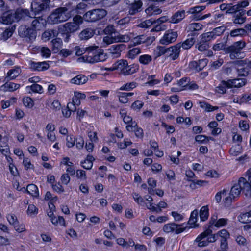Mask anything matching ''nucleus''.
Here are the masks:
<instances>
[{
    "label": "nucleus",
    "instance_id": "f257e3e1",
    "mask_svg": "<svg viewBox=\"0 0 251 251\" xmlns=\"http://www.w3.org/2000/svg\"><path fill=\"white\" fill-rule=\"evenodd\" d=\"M248 180L241 177L237 183L233 186L230 192H228L227 196L223 199V202L225 205H229L235 199L239 197L241 190L251 192V168L247 172Z\"/></svg>",
    "mask_w": 251,
    "mask_h": 251
},
{
    "label": "nucleus",
    "instance_id": "f03ea898",
    "mask_svg": "<svg viewBox=\"0 0 251 251\" xmlns=\"http://www.w3.org/2000/svg\"><path fill=\"white\" fill-rule=\"evenodd\" d=\"M87 54L78 59L79 62L95 63L103 62L108 58V55L103 50L99 49L98 46H93L86 48Z\"/></svg>",
    "mask_w": 251,
    "mask_h": 251
},
{
    "label": "nucleus",
    "instance_id": "7ed1b4c3",
    "mask_svg": "<svg viewBox=\"0 0 251 251\" xmlns=\"http://www.w3.org/2000/svg\"><path fill=\"white\" fill-rule=\"evenodd\" d=\"M72 16L71 11L65 7H61L54 10L48 16L47 22L49 24H58L68 20Z\"/></svg>",
    "mask_w": 251,
    "mask_h": 251
},
{
    "label": "nucleus",
    "instance_id": "20e7f679",
    "mask_svg": "<svg viewBox=\"0 0 251 251\" xmlns=\"http://www.w3.org/2000/svg\"><path fill=\"white\" fill-rule=\"evenodd\" d=\"M107 14V11L103 9H94L86 12L83 15V18L86 22L94 23L103 18Z\"/></svg>",
    "mask_w": 251,
    "mask_h": 251
},
{
    "label": "nucleus",
    "instance_id": "39448f33",
    "mask_svg": "<svg viewBox=\"0 0 251 251\" xmlns=\"http://www.w3.org/2000/svg\"><path fill=\"white\" fill-rule=\"evenodd\" d=\"M244 41H239L235 42L231 46L225 49L226 53H229L231 59H237L240 57L241 50L245 47Z\"/></svg>",
    "mask_w": 251,
    "mask_h": 251
},
{
    "label": "nucleus",
    "instance_id": "423d86ee",
    "mask_svg": "<svg viewBox=\"0 0 251 251\" xmlns=\"http://www.w3.org/2000/svg\"><path fill=\"white\" fill-rule=\"evenodd\" d=\"M129 14L134 15L142 10L143 2L142 0H124Z\"/></svg>",
    "mask_w": 251,
    "mask_h": 251
},
{
    "label": "nucleus",
    "instance_id": "0eeeda50",
    "mask_svg": "<svg viewBox=\"0 0 251 251\" xmlns=\"http://www.w3.org/2000/svg\"><path fill=\"white\" fill-rule=\"evenodd\" d=\"M31 7L35 14L49 10L51 7L50 0H41L39 2L34 1L31 3Z\"/></svg>",
    "mask_w": 251,
    "mask_h": 251
},
{
    "label": "nucleus",
    "instance_id": "6e6552de",
    "mask_svg": "<svg viewBox=\"0 0 251 251\" xmlns=\"http://www.w3.org/2000/svg\"><path fill=\"white\" fill-rule=\"evenodd\" d=\"M18 33L20 37L25 38L29 41L34 40L36 36V32L33 29L25 25H21L19 27Z\"/></svg>",
    "mask_w": 251,
    "mask_h": 251
},
{
    "label": "nucleus",
    "instance_id": "1a4fd4ad",
    "mask_svg": "<svg viewBox=\"0 0 251 251\" xmlns=\"http://www.w3.org/2000/svg\"><path fill=\"white\" fill-rule=\"evenodd\" d=\"M211 230L207 229L200 234L195 239V242L198 243V246L200 247H205L208 245V241L206 239L208 235L211 234Z\"/></svg>",
    "mask_w": 251,
    "mask_h": 251
},
{
    "label": "nucleus",
    "instance_id": "9d476101",
    "mask_svg": "<svg viewBox=\"0 0 251 251\" xmlns=\"http://www.w3.org/2000/svg\"><path fill=\"white\" fill-rule=\"evenodd\" d=\"M47 21L42 17H38L34 19L31 23V28L35 32L45 28Z\"/></svg>",
    "mask_w": 251,
    "mask_h": 251
},
{
    "label": "nucleus",
    "instance_id": "9b49d317",
    "mask_svg": "<svg viewBox=\"0 0 251 251\" xmlns=\"http://www.w3.org/2000/svg\"><path fill=\"white\" fill-rule=\"evenodd\" d=\"M29 68L33 71H43L49 68V64L46 62H36L33 61L29 62Z\"/></svg>",
    "mask_w": 251,
    "mask_h": 251
},
{
    "label": "nucleus",
    "instance_id": "f8f14e48",
    "mask_svg": "<svg viewBox=\"0 0 251 251\" xmlns=\"http://www.w3.org/2000/svg\"><path fill=\"white\" fill-rule=\"evenodd\" d=\"M125 48L126 45L124 44L113 45L110 46L108 50L112 57L118 58L120 56L121 52Z\"/></svg>",
    "mask_w": 251,
    "mask_h": 251
},
{
    "label": "nucleus",
    "instance_id": "ddd939ff",
    "mask_svg": "<svg viewBox=\"0 0 251 251\" xmlns=\"http://www.w3.org/2000/svg\"><path fill=\"white\" fill-rule=\"evenodd\" d=\"M224 85H227V88L233 87L239 88L245 85L246 82L244 78L229 79L223 83Z\"/></svg>",
    "mask_w": 251,
    "mask_h": 251
},
{
    "label": "nucleus",
    "instance_id": "4468645a",
    "mask_svg": "<svg viewBox=\"0 0 251 251\" xmlns=\"http://www.w3.org/2000/svg\"><path fill=\"white\" fill-rule=\"evenodd\" d=\"M227 219L226 218H220L218 219L217 215H213L210 221V225H213L215 227L219 228L221 227L226 225L227 223Z\"/></svg>",
    "mask_w": 251,
    "mask_h": 251
},
{
    "label": "nucleus",
    "instance_id": "2eb2a0df",
    "mask_svg": "<svg viewBox=\"0 0 251 251\" xmlns=\"http://www.w3.org/2000/svg\"><path fill=\"white\" fill-rule=\"evenodd\" d=\"M126 60L123 59L118 60L114 63L111 67L106 68V70L110 71L117 70H119L121 74H122L125 65H126Z\"/></svg>",
    "mask_w": 251,
    "mask_h": 251
},
{
    "label": "nucleus",
    "instance_id": "dca6fc26",
    "mask_svg": "<svg viewBox=\"0 0 251 251\" xmlns=\"http://www.w3.org/2000/svg\"><path fill=\"white\" fill-rule=\"evenodd\" d=\"M198 210H195L192 212L190 219L188 222V223H187V225H189L188 228H196L199 226V224H198Z\"/></svg>",
    "mask_w": 251,
    "mask_h": 251
},
{
    "label": "nucleus",
    "instance_id": "f3484780",
    "mask_svg": "<svg viewBox=\"0 0 251 251\" xmlns=\"http://www.w3.org/2000/svg\"><path fill=\"white\" fill-rule=\"evenodd\" d=\"M15 20L14 14L5 12L0 17V22L3 24L8 25L12 23Z\"/></svg>",
    "mask_w": 251,
    "mask_h": 251
},
{
    "label": "nucleus",
    "instance_id": "a211bd4d",
    "mask_svg": "<svg viewBox=\"0 0 251 251\" xmlns=\"http://www.w3.org/2000/svg\"><path fill=\"white\" fill-rule=\"evenodd\" d=\"M8 139L6 137H3L0 139V152L6 156L10 152L9 147L8 145Z\"/></svg>",
    "mask_w": 251,
    "mask_h": 251
},
{
    "label": "nucleus",
    "instance_id": "6ab92c4d",
    "mask_svg": "<svg viewBox=\"0 0 251 251\" xmlns=\"http://www.w3.org/2000/svg\"><path fill=\"white\" fill-rule=\"evenodd\" d=\"M88 79L83 75H78L72 78L70 82L71 83L75 85H82L86 83Z\"/></svg>",
    "mask_w": 251,
    "mask_h": 251
},
{
    "label": "nucleus",
    "instance_id": "aec40b11",
    "mask_svg": "<svg viewBox=\"0 0 251 251\" xmlns=\"http://www.w3.org/2000/svg\"><path fill=\"white\" fill-rule=\"evenodd\" d=\"M188 229V226L186 222L175 223L174 222V232L176 234H179Z\"/></svg>",
    "mask_w": 251,
    "mask_h": 251
},
{
    "label": "nucleus",
    "instance_id": "412c9836",
    "mask_svg": "<svg viewBox=\"0 0 251 251\" xmlns=\"http://www.w3.org/2000/svg\"><path fill=\"white\" fill-rule=\"evenodd\" d=\"M21 73L20 67H17L12 69L7 72L5 79L7 80H13L17 77Z\"/></svg>",
    "mask_w": 251,
    "mask_h": 251
},
{
    "label": "nucleus",
    "instance_id": "4be33fe9",
    "mask_svg": "<svg viewBox=\"0 0 251 251\" xmlns=\"http://www.w3.org/2000/svg\"><path fill=\"white\" fill-rule=\"evenodd\" d=\"M95 34L94 30L91 28H87L83 30L79 34L80 40H88L93 36Z\"/></svg>",
    "mask_w": 251,
    "mask_h": 251
},
{
    "label": "nucleus",
    "instance_id": "5701e85b",
    "mask_svg": "<svg viewBox=\"0 0 251 251\" xmlns=\"http://www.w3.org/2000/svg\"><path fill=\"white\" fill-rule=\"evenodd\" d=\"M29 14L28 10L19 8L15 11L14 14L15 20L19 21L20 19H25L27 17H30Z\"/></svg>",
    "mask_w": 251,
    "mask_h": 251
},
{
    "label": "nucleus",
    "instance_id": "b1692460",
    "mask_svg": "<svg viewBox=\"0 0 251 251\" xmlns=\"http://www.w3.org/2000/svg\"><path fill=\"white\" fill-rule=\"evenodd\" d=\"M63 30L66 33H71L76 31L79 29L77 25L75 24L73 22H68L63 25Z\"/></svg>",
    "mask_w": 251,
    "mask_h": 251
},
{
    "label": "nucleus",
    "instance_id": "393cba45",
    "mask_svg": "<svg viewBox=\"0 0 251 251\" xmlns=\"http://www.w3.org/2000/svg\"><path fill=\"white\" fill-rule=\"evenodd\" d=\"M115 36L117 42L127 43L134 37V34L133 33L130 32L126 34L122 35L119 34Z\"/></svg>",
    "mask_w": 251,
    "mask_h": 251
},
{
    "label": "nucleus",
    "instance_id": "a878e982",
    "mask_svg": "<svg viewBox=\"0 0 251 251\" xmlns=\"http://www.w3.org/2000/svg\"><path fill=\"white\" fill-rule=\"evenodd\" d=\"M145 11L147 15L150 16L160 14L162 12V10L158 6L151 4L149 6Z\"/></svg>",
    "mask_w": 251,
    "mask_h": 251
},
{
    "label": "nucleus",
    "instance_id": "bb28decb",
    "mask_svg": "<svg viewBox=\"0 0 251 251\" xmlns=\"http://www.w3.org/2000/svg\"><path fill=\"white\" fill-rule=\"evenodd\" d=\"M173 40V30H168L160 39V43L163 45H168L172 43Z\"/></svg>",
    "mask_w": 251,
    "mask_h": 251
},
{
    "label": "nucleus",
    "instance_id": "cd10ccee",
    "mask_svg": "<svg viewBox=\"0 0 251 251\" xmlns=\"http://www.w3.org/2000/svg\"><path fill=\"white\" fill-rule=\"evenodd\" d=\"M20 87V85L19 84L7 82L2 85L1 88L4 91L13 92L19 89Z\"/></svg>",
    "mask_w": 251,
    "mask_h": 251
},
{
    "label": "nucleus",
    "instance_id": "c85d7f7f",
    "mask_svg": "<svg viewBox=\"0 0 251 251\" xmlns=\"http://www.w3.org/2000/svg\"><path fill=\"white\" fill-rule=\"evenodd\" d=\"M138 68L136 66L134 65H128V62L126 61V65H125L122 74L124 75H127L136 72Z\"/></svg>",
    "mask_w": 251,
    "mask_h": 251
},
{
    "label": "nucleus",
    "instance_id": "c756f323",
    "mask_svg": "<svg viewBox=\"0 0 251 251\" xmlns=\"http://www.w3.org/2000/svg\"><path fill=\"white\" fill-rule=\"evenodd\" d=\"M59 32L56 30H50L45 31L42 34V38L45 40H49L50 39L56 37Z\"/></svg>",
    "mask_w": 251,
    "mask_h": 251
},
{
    "label": "nucleus",
    "instance_id": "7c9ffc66",
    "mask_svg": "<svg viewBox=\"0 0 251 251\" xmlns=\"http://www.w3.org/2000/svg\"><path fill=\"white\" fill-rule=\"evenodd\" d=\"M95 160L94 157L91 155H88L86 159L81 162L82 167L84 169L89 170L93 166V162Z\"/></svg>",
    "mask_w": 251,
    "mask_h": 251
},
{
    "label": "nucleus",
    "instance_id": "2f4dec72",
    "mask_svg": "<svg viewBox=\"0 0 251 251\" xmlns=\"http://www.w3.org/2000/svg\"><path fill=\"white\" fill-rule=\"evenodd\" d=\"M26 191L29 194L33 197H37L39 196V192L38 188L35 184H31L28 185Z\"/></svg>",
    "mask_w": 251,
    "mask_h": 251
},
{
    "label": "nucleus",
    "instance_id": "473e14b6",
    "mask_svg": "<svg viewBox=\"0 0 251 251\" xmlns=\"http://www.w3.org/2000/svg\"><path fill=\"white\" fill-rule=\"evenodd\" d=\"M200 40L201 42H203L207 43L208 42L212 40L215 39V36L214 33L211 32H208L207 33H203L200 36Z\"/></svg>",
    "mask_w": 251,
    "mask_h": 251
},
{
    "label": "nucleus",
    "instance_id": "72a5a7b5",
    "mask_svg": "<svg viewBox=\"0 0 251 251\" xmlns=\"http://www.w3.org/2000/svg\"><path fill=\"white\" fill-rule=\"evenodd\" d=\"M15 29V26H12L6 29L1 35V39L3 40H6L12 36Z\"/></svg>",
    "mask_w": 251,
    "mask_h": 251
},
{
    "label": "nucleus",
    "instance_id": "f704fd0d",
    "mask_svg": "<svg viewBox=\"0 0 251 251\" xmlns=\"http://www.w3.org/2000/svg\"><path fill=\"white\" fill-rule=\"evenodd\" d=\"M26 90L29 93L30 92V91L34 93H38L40 94L43 93V87L40 85H39L37 83L33 84L30 86H27Z\"/></svg>",
    "mask_w": 251,
    "mask_h": 251
},
{
    "label": "nucleus",
    "instance_id": "c9c22d12",
    "mask_svg": "<svg viewBox=\"0 0 251 251\" xmlns=\"http://www.w3.org/2000/svg\"><path fill=\"white\" fill-rule=\"evenodd\" d=\"M238 220L242 223L251 222V211L240 214L238 217Z\"/></svg>",
    "mask_w": 251,
    "mask_h": 251
},
{
    "label": "nucleus",
    "instance_id": "e433bc0d",
    "mask_svg": "<svg viewBox=\"0 0 251 251\" xmlns=\"http://www.w3.org/2000/svg\"><path fill=\"white\" fill-rule=\"evenodd\" d=\"M209 216V209L207 206H202L200 210V217L201 221H206Z\"/></svg>",
    "mask_w": 251,
    "mask_h": 251
},
{
    "label": "nucleus",
    "instance_id": "4c0bfd02",
    "mask_svg": "<svg viewBox=\"0 0 251 251\" xmlns=\"http://www.w3.org/2000/svg\"><path fill=\"white\" fill-rule=\"evenodd\" d=\"M199 105L201 108L204 109L205 111L208 112L216 110L218 109V107L213 106L204 101L200 102Z\"/></svg>",
    "mask_w": 251,
    "mask_h": 251
},
{
    "label": "nucleus",
    "instance_id": "58836bf2",
    "mask_svg": "<svg viewBox=\"0 0 251 251\" xmlns=\"http://www.w3.org/2000/svg\"><path fill=\"white\" fill-rule=\"evenodd\" d=\"M152 61V57L149 54H144L139 56V62L144 65L149 64Z\"/></svg>",
    "mask_w": 251,
    "mask_h": 251
},
{
    "label": "nucleus",
    "instance_id": "ea45409f",
    "mask_svg": "<svg viewBox=\"0 0 251 251\" xmlns=\"http://www.w3.org/2000/svg\"><path fill=\"white\" fill-rule=\"evenodd\" d=\"M228 191L226 189H223L218 192H217L215 196V200L217 203H219L221 201L222 199H224L226 196H227Z\"/></svg>",
    "mask_w": 251,
    "mask_h": 251
},
{
    "label": "nucleus",
    "instance_id": "a19ab883",
    "mask_svg": "<svg viewBox=\"0 0 251 251\" xmlns=\"http://www.w3.org/2000/svg\"><path fill=\"white\" fill-rule=\"evenodd\" d=\"M242 152L241 146L239 144L235 145L230 149V153L232 156H237L241 154Z\"/></svg>",
    "mask_w": 251,
    "mask_h": 251
},
{
    "label": "nucleus",
    "instance_id": "79ce46f5",
    "mask_svg": "<svg viewBox=\"0 0 251 251\" xmlns=\"http://www.w3.org/2000/svg\"><path fill=\"white\" fill-rule=\"evenodd\" d=\"M141 53V50L139 48H134L130 49L127 54L129 58L133 59Z\"/></svg>",
    "mask_w": 251,
    "mask_h": 251
},
{
    "label": "nucleus",
    "instance_id": "37998d69",
    "mask_svg": "<svg viewBox=\"0 0 251 251\" xmlns=\"http://www.w3.org/2000/svg\"><path fill=\"white\" fill-rule=\"evenodd\" d=\"M51 44L53 47V50L56 52L61 48L62 41L61 38H55L51 41Z\"/></svg>",
    "mask_w": 251,
    "mask_h": 251
},
{
    "label": "nucleus",
    "instance_id": "c03bdc74",
    "mask_svg": "<svg viewBox=\"0 0 251 251\" xmlns=\"http://www.w3.org/2000/svg\"><path fill=\"white\" fill-rule=\"evenodd\" d=\"M217 234L222 238L220 242L224 241L225 242H227V239L229 237L230 234L226 230L222 229L219 231Z\"/></svg>",
    "mask_w": 251,
    "mask_h": 251
},
{
    "label": "nucleus",
    "instance_id": "a18cd8bd",
    "mask_svg": "<svg viewBox=\"0 0 251 251\" xmlns=\"http://www.w3.org/2000/svg\"><path fill=\"white\" fill-rule=\"evenodd\" d=\"M185 17V11L184 10L179 11L174 15V23L179 22Z\"/></svg>",
    "mask_w": 251,
    "mask_h": 251
},
{
    "label": "nucleus",
    "instance_id": "49530a36",
    "mask_svg": "<svg viewBox=\"0 0 251 251\" xmlns=\"http://www.w3.org/2000/svg\"><path fill=\"white\" fill-rule=\"evenodd\" d=\"M137 86V85L136 82H132L130 83H127L122 86L119 88V90L122 91H130L136 88Z\"/></svg>",
    "mask_w": 251,
    "mask_h": 251
},
{
    "label": "nucleus",
    "instance_id": "de8ad7c7",
    "mask_svg": "<svg viewBox=\"0 0 251 251\" xmlns=\"http://www.w3.org/2000/svg\"><path fill=\"white\" fill-rule=\"evenodd\" d=\"M189 80L187 78H183L179 80L177 82V85L179 88H176L175 91H179L187 86L189 83Z\"/></svg>",
    "mask_w": 251,
    "mask_h": 251
},
{
    "label": "nucleus",
    "instance_id": "09e8293b",
    "mask_svg": "<svg viewBox=\"0 0 251 251\" xmlns=\"http://www.w3.org/2000/svg\"><path fill=\"white\" fill-rule=\"evenodd\" d=\"M226 41L216 43L213 46L212 49L214 51H220L223 50L225 51V49H226Z\"/></svg>",
    "mask_w": 251,
    "mask_h": 251
},
{
    "label": "nucleus",
    "instance_id": "8fccbe9b",
    "mask_svg": "<svg viewBox=\"0 0 251 251\" xmlns=\"http://www.w3.org/2000/svg\"><path fill=\"white\" fill-rule=\"evenodd\" d=\"M166 47L165 46H158L156 47V48L154 50V54L156 58L165 54V50H166Z\"/></svg>",
    "mask_w": 251,
    "mask_h": 251
},
{
    "label": "nucleus",
    "instance_id": "3c124183",
    "mask_svg": "<svg viewBox=\"0 0 251 251\" xmlns=\"http://www.w3.org/2000/svg\"><path fill=\"white\" fill-rule=\"evenodd\" d=\"M87 7V5L84 2H80L76 5V7L75 9H72V10H69V11H71V13L72 15L75 13H79L80 12L79 10H83L85 9Z\"/></svg>",
    "mask_w": 251,
    "mask_h": 251
},
{
    "label": "nucleus",
    "instance_id": "603ef678",
    "mask_svg": "<svg viewBox=\"0 0 251 251\" xmlns=\"http://www.w3.org/2000/svg\"><path fill=\"white\" fill-rule=\"evenodd\" d=\"M120 0H102V5L105 7H109L117 4Z\"/></svg>",
    "mask_w": 251,
    "mask_h": 251
},
{
    "label": "nucleus",
    "instance_id": "864d4df0",
    "mask_svg": "<svg viewBox=\"0 0 251 251\" xmlns=\"http://www.w3.org/2000/svg\"><path fill=\"white\" fill-rule=\"evenodd\" d=\"M155 75H151L149 76L148 77V81L146 84H148L149 86H152L154 85L159 83L160 81L159 79H155Z\"/></svg>",
    "mask_w": 251,
    "mask_h": 251
},
{
    "label": "nucleus",
    "instance_id": "5fc2aeb1",
    "mask_svg": "<svg viewBox=\"0 0 251 251\" xmlns=\"http://www.w3.org/2000/svg\"><path fill=\"white\" fill-rule=\"evenodd\" d=\"M246 32L245 29L243 28H239L232 30L230 32V36L232 37H236L238 36H242L245 35Z\"/></svg>",
    "mask_w": 251,
    "mask_h": 251
},
{
    "label": "nucleus",
    "instance_id": "6e6d98bb",
    "mask_svg": "<svg viewBox=\"0 0 251 251\" xmlns=\"http://www.w3.org/2000/svg\"><path fill=\"white\" fill-rule=\"evenodd\" d=\"M75 139L72 135H68L66 137V146L68 148L73 147L75 144Z\"/></svg>",
    "mask_w": 251,
    "mask_h": 251
},
{
    "label": "nucleus",
    "instance_id": "4d7b16f0",
    "mask_svg": "<svg viewBox=\"0 0 251 251\" xmlns=\"http://www.w3.org/2000/svg\"><path fill=\"white\" fill-rule=\"evenodd\" d=\"M194 39L191 38L190 39H187L185 41L182 45H181V47L184 49H188L190 48L194 44Z\"/></svg>",
    "mask_w": 251,
    "mask_h": 251
},
{
    "label": "nucleus",
    "instance_id": "13d9d810",
    "mask_svg": "<svg viewBox=\"0 0 251 251\" xmlns=\"http://www.w3.org/2000/svg\"><path fill=\"white\" fill-rule=\"evenodd\" d=\"M144 105V102L140 100L134 101L131 105V108L134 110L139 111Z\"/></svg>",
    "mask_w": 251,
    "mask_h": 251
},
{
    "label": "nucleus",
    "instance_id": "bf43d9fd",
    "mask_svg": "<svg viewBox=\"0 0 251 251\" xmlns=\"http://www.w3.org/2000/svg\"><path fill=\"white\" fill-rule=\"evenodd\" d=\"M235 241L236 243L241 246H246L247 244L246 238L241 235L236 236Z\"/></svg>",
    "mask_w": 251,
    "mask_h": 251
},
{
    "label": "nucleus",
    "instance_id": "052dcab7",
    "mask_svg": "<svg viewBox=\"0 0 251 251\" xmlns=\"http://www.w3.org/2000/svg\"><path fill=\"white\" fill-rule=\"evenodd\" d=\"M38 208L34 205L30 204L27 210V214L30 216L35 215L38 213Z\"/></svg>",
    "mask_w": 251,
    "mask_h": 251
},
{
    "label": "nucleus",
    "instance_id": "680f3d73",
    "mask_svg": "<svg viewBox=\"0 0 251 251\" xmlns=\"http://www.w3.org/2000/svg\"><path fill=\"white\" fill-rule=\"evenodd\" d=\"M184 221L183 215L178 212H174V222L175 223H181Z\"/></svg>",
    "mask_w": 251,
    "mask_h": 251
},
{
    "label": "nucleus",
    "instance_id": "e2e57ef3",
    "mask_svg": "<svg viewBox=\"0 0 251 251\" xmlns=\"http://www.w3.org/2000/svg\"><path fill=\"white\" fill-rule=\"evenodd\" d=\"M197 47L199 51H203L206 50L209 48V45L208 43L201 42V41L200 40Z\"/></svg>",
    "mask_w": 251,
    "mask_h": 251
},
{
    "label": "nucleus",
    "instance_id": "0e129e2a",
    "mask_svg": "<svg viewBox=\"0 0 251 251\" xmlns=\"http://www.w3.org/2000/svg\"><path fill=\"white\" fill-rule=\"evenodd\" d=\"M103 42L106 44H111L115 42H117L116 40V36L108 35L103 37Z\"/></svg>",
    "mask_w": 251,
    "mask_h": 251
},
{
    "label": "nucleus",
    "instance_id": "69168bd1",
    "mask_svg": "<svg viewBox=\"0 0 251 251\" xmlns=\"http://www.w3.org/2000/svg\"><path fill=\"white\" fill-rule=\"evenodd\" d=\"M23 102L24 104L26 106L29 108L32 107L33 105V101L32 99L29 97H25L23 99Z\"/></svg>",
    "mask_w": 251,
    "mask_h": 251
},
{
    "label": "nucleus",
    "instance_id": "338daca9",
    "mask_svg": "<svg viewBox=\"0 0 251 251\" xmlns=\"http://www.w3.org/2000/svg\"><path fill=\"white\" fill-rule=\"evenodd\" d=\"M116 30L114 26L112 25H107L103 30L105 34L109 35H112L113 34H115L116 33Z\"/></svg>",
    "mask_w": 251,
    "mask_h": 251
},
{
    "label": "nucleus",
    "instance_id": "774afa93",
    "mask_svg": "<svg viewBox=\"0 0 251 251\" xmlns=\"http://www.w3.org/2000/svg\"><path fill=\"white\" fill-rule=\"evenodd\" d=\"M7 219L9 224L13 226L18 223L16 216L13 214H8L7 216Z\"/></svg>",
    "mask_w": 251,
    "mask_h": 251
}]
</instances>
